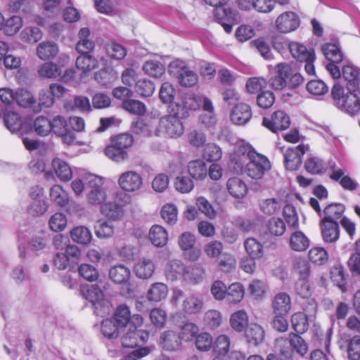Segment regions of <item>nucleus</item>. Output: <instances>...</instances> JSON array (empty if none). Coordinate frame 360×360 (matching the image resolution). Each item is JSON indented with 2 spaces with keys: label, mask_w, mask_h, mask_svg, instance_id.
I'll list each match as a JSON object with an SVG mask.
<instances>
[{
  "label": "nucleus",
  "mask_w": 360,
  "mask_h": 360,
  "mask_svg": "<svg viewBox=\"0 0 360 360\" xmlns=\"http://www.w3.org/2000/svg\"><path fill=\"white\" fill-rule=\"evenodd\" d=\"M242 153H247L249 162L246 165V174L254 179H260L271 169V163L266 157L257 153L248 143H242L239 146Z\"/></svg>",
  "instance_id": "f257e3e1"
},
{
  "label": "nucleus",
  "mask_w": 360,
  "mask_h": 360,
  "mask_svg": "<svg viewBox=\"0 0 360 360\" xmlns=\"http://www.w3.org/2000/svg\"><path fill=\"white\" fill-rule=\"evenodd\" d=\"M331 94L334 103L338 108L351 115H355L360 111V100L353 93H345L342 86L338 83L334 84Z\"/></svg>",
  "instance_id": "f03ea898"
},
{
  "label": "nucleus",
  "mask_w": 360,
  "mask_h": 360,
  "mask_svg": "<svg viewBox=\"0 0 360 360\" xmlns=\"http://www.w3.org/2000/svg\"><path fill=\"white\" fill-rule=\"evenodd\" d=\"M84 179L91 189L86 195L88 202L91 205H99L101 207L108 199L107 192L103 188L105 183L104 179L94 174H85Z\"/></svg>",
  "instance_id": "7ed1b4c3"
},
{
  "label": "nucleus",
  "mask_w": 360,
  "mask_h": 360,
  "mask_svg": "<svg viewBox=\"0 0 360 360\" xmlns=\"http://www.w3.org/2000/svg\"><path fill=\"white\" fill-rule=\"evenodd\" d=\"M83 294L85 298L92 304L94 313L97 316H103L110 312L111 304L98 285H91L84 288Z\"/></svg>",
  "instance_id": "20e7f679"
},
{
  "label": "nucleus",
  "mask_w": 360,
  "mask_h": 360,
  "mask_svg": "<svg viewBox=\"0 0 360 360\" xmlns=\"http://www.w3.org/2000/svg\"><path fill=\"white\" fill-rule=\"evenodd\" d=\"M184 118V117H181L173 112L172 108L169 106L168 115L162 117L160 120V129L155 131V134L158 136L160 132L162 131L172 138L180 136L183 134L184 131L181 120Z\"/></svg>",
  "instance_id": "39448f33"
},
{
  "label": "nucleus",
  "mask_w": 360,
  "mask_h": 360,
  "mask_svg": "<svg viewBox=\"0 0 360 360\" xmlns=\"http://www.w3.org/2000/svg\"><path fill=\"white\" fill-rule=\"evenodd\" d=\"M206 97H201L193 94H185L180 102H174L170 104L172 112L175 114L184 117L189 116V112L196 110L203 105V99Z\"/></svg>",
  "instance_id": "423d86ee"
},
{
  "label": "nucleus",
  "mask_w": 360,
  "mask_h": 360,
  "mask_svg": "<svg viewBox=\"0 0 360 360\" xmlns=\"http://www.w3.org/2000/svg\"><path fill=\"white\" fill-rule=\"evenodd\" d=\"M120 188L128 193H134L139 191L143 186L141 176L135 171H127L122 173L117 180Z\"/></svg>",
  "instance_id": "0eeeda50"
},
{
  "label": "nucleus",
  "mask_w": 360,
  "mask_h": 360,
  "mask_svg": "<svg viewBox=\"0 0 360 360\" xmlns=\"http://www.w3.org/2000/svg\"><path fill=\"white\" fill-rule=\"evenodd\" d=\"M263 125L272 132L276 133L288 129L290 124L289 116L282 110L274 112L270 117H264Z\"/></svg>",
  "instance_id": "6e6552de"
},
{
  "label": "nucleus",
  "mask_w": 360,
  "mask_h": 360,
  "mask_svg": "<svg viewBox=\"0 0 360 360\" xmlns=\"http://www.w3.org/2000/svg\"><path fill=\"white\" fill-rule=\"evenodd\" d=\"M276 28L281 33H289L295 31L300 26L298 15L292 11H286L280 14L275 21Z\"/></svg>",
  "instance_id": "1a4fd4ad"
},
{
  "label": "nucleus",
  "mask_w": 360,
  "mask_h": 360,
  "mask_svg": "<svg viewBox=\"0 0 360 360\" xmlns=\"http://www.w3.org/2000/svg\"><path fill=\"white\" fill-rule=\"evenodd\" d=\"M309 150L308 146L300 144L289 148L284 153L285 167L288 170H297L302 164V157Z\"/></svg>",
  "instance_id": "9d476101"
},
{
  "label": "nucleus",
  "mask_w": 360,
  "mask_h": 360,
  "mask_svg": "<svg viewBox=\"0 0 360 360\" xmlns=\"http://www.w3.org/2000/svg\"><path fill=\"white\" fill-rule=\"evenodd\" d=\"M215 18L227 33L232 31V25L238 23L240 17L237 13L224 6L215 7Z\"/></svg>",
  "instance_id": "9b49d317"
},
{
  "label": "nucleus",
  "mask_w": 360,
  "mask_h": 360,
  "mask_svg": "<svg viewBox=\"0 0 360 360\" xmlns=\"http://www.w3.org/2000/svg\"><path fill=\"white\" fill-rule=\"evenodd\" d=\"M290 71V63H279L275 66V75L269 80V86L274 90H282L288 86L286 76Z\"/></svg>",
  "instance_id": "f8f14e48"
},
{
  "label": "nucleus",
  "mask_w": 360,
  "mask_h": 360,
  "mask_svg": "<svg viewBox=\"0 0 360 360\" xmlns=\"http://www.w3.org/2000/svg\"><path fill=\"white\" fill-rule=\"evenodd\" d=\"M319 226L322 239L326 243L334 244L339 240L340 229L338 221L321 220Z\"/></svg>",
  "instance_id": "ddd939ff"
},
{
  "label": "nucleus",
  "mask_w": 360,
  "mask_h": 360,
  "mask_svg": "<svg viewBox=\"0 0 360 360\" xmlns=\"http://www.w3.org/2000/svg\"><path fill=\"white\" fill-rule=\"evenodd\" d=\"M155 268L153 259L148 257H141L136 262L134 271L137 278L147 280L153 276Z\"/></svg>",
  "instance_id": "4468645a"
},
{
  "label": "nucleus",
  "mask_w": 360,
  "mask_h": 360,
  "mask_svg": "<svg viewBox=\"0 0 360 360\" xmlns=\"http://www.w3.org/2000/svg\"><path fill=\"white\" fill-rule=\"evenodd\" d=\"M187 266L181 260L174 259L169 260L165 268V276L169 281H176L181 278L184 279Z\"/></svg>",
  "instance_id": "2eb2a0df"
},
{
  "label": "nucleus",
  "mask_w": 360,
  "mask_h": 360,
  "mask_svg": "<svg viewBox=\"0 0 360 360\" xmlns=\"http://www.w3.org/2000/svg\"><path fill=\"white\" fill-rule=\"evenodd\" d=\"M231 120L236 125L247 124L252 117V110L248 104L240 103L233 108L231 115Z\"/></svg>",
  "instance_id": "dca6fc26"
},
{
  "label": "nucleus",
  "mask_w": 360,
  "mask_h": 360,
  "mask_svg": "<svg viewBox=\"0 0 360 360\" xmlns=\"http://www.w3.org/2000/svg\"><path fill=\"white\" fill-rule=\"evenodd\" d=\"M159 343L160 347L167 351H176L181 347V340L179 335L171 330L161 333Z\"/></svg>",
  "instance_id": "f3484780"
},
{
  "label": "nucleus",
  "mask_w": 360,
  "mask_h": 360,
  "mask_svg": "<svg viewBox=\"0 0 360 360\" xmlns=\"http://www.w3.org/2000/svg\"><path fill=\"white\" fill-rule=\"evenodd\" d=\"M274 314H288L291 309L290 296L285 292L277 293L271 302Z\"/></svg>",
  "instance_id": "a211bd4d"
},
{
  "label": "nucleus",
  "mask_w": 360,
  "mask_h": 360,
  "mask_svg": "<svg viewBox=\"0 0 360 360\" xmlns=\"http://www.w3.org/2000/svg\"><path fill=\"white\" fill-rule=\"evenodd\" d=\"M226 188L229 193L236 199L243 198L248 191L246 184L239 177L229 178L226 181Z\"/></svg>",
  "instance_id": "6ab92c4d"
},
{
  "label": "nucleus",
  "mask_w": 360,
  "mask_h": 360,
  "mask_svg": "<svg viewBox=\"0 0 360 360\" xmlns=\"http://www.w3.org/2000/svg\"><path fill=\"white\" fill-rule=\"evenodd\" d=\"M169 292L168 286L162 282L152 283L146 292V298L152 302H160L165 300Z\"/></svg>",
  "instance_id": "aec40b11"
},
{
  "label": "nucleus",
  "mask_w": 360,
  "mask_h": 360,
  "mask_svg": "<svg viewBox=\"0 0 360 360\" xmlns=\"http://www.w3.org/2000/svg\"><path fill=\"white\" fill-rule=\"evenodd\" d=\"M288 244L290 248L298 252L305 251L310 245L309 238L301 231H295L289 238Z\"/></svg>",
  "instance_id": "412c9836"
},
{
  "label": "nucleus",
  "mask_w": 360,
  "mask_h": 360,
  "mask_svg": "<svg viewBox=\"0 0 360 360\" xmlns=\"http://www.w3.org/2000/svg\"><path fill=\"white\" fill-rule=\"evenodd\" d=\"M51 166L54 173L60 181L65 182L72 178V169L63 160L54 158L52 160Z\"/></svg>",
  "instance_id": "4be33fe9"
},
{
  "label": "nucleus",
  "mask_w": 360,
  "mask_h": 360,
  "mask_svg": "<svg viewBox=\"0 0 360 360\" xmlns=\"http://www.w3.org/2000/svg\"><path fill=\"white\" fill-rule=\"evenodd\" d=\"M91 32L89 28H82L78 34L79 40L76 45V50L80 53H88L95 47L94 41L89 39Z\"/></svg>",
  "instance_id": "5701e85b"
},
{
  "label": "nucleus",
  "mask_w": 360,
  "mask_h": 360,
  "mask_svg": "<svg viewBox=\"0 0 360 360\" xmlns=\"http://www.w3.org/2000/svg\"><path fill=\"white\" fill-rule=\"evenodd\" d=\"M58 53V45L50 41L40 43L37 48V56L42 60L52 59L55 58Z\"/></svg>",
  "instance_id": "b1692460"
},
{
  "label": "nucleus",
  "mask_w": 360,
  "mask_h": 360,
  "mask_svg": "<svg viewBox=\"0 0 360 360\" xmlns=\"http://www.w3.org/2000/svg\"><path fill=\"white\" fill-rule=\"evenodd\" d=\"M70 237L75 243L84 245L89 244L92 240L91 231L84 226H79L72 229Z\"/></svg>",
  "instance_id": "393cba45"
},
{
  "label": "nucleus",
  "mask_w": 360,
  "mask_h": 360,
  "mask_svg": "<svg viewBox=\"0 0 360 360\" xmlns=\"http://www.w3.org/2000/svg\"><path fill=\"white\" fill-rule=\"evenodd\" d=\"M345 210V207L341 203H332L326 206L323 210V217L321 220L338 221L342 219Z\"/></svg>",
  "instance_id": "a878e982"
},
{
  "label": "nucleus",
  "mask_w": 360,
  "mask_h": 360,
  "mask_svg": "<svg viewBox=\"0 0 360 360\" xmlns=\"http://www.w3.org/2000/svg\"><path fill=\"white\" fill-rule=\"evenodd\" d=\"M149 238L152 244L155 246L163 247L167 243L168 234L162 226L154 225L150 230Z\"/></svg>",
  "instance_id": "bb28decb"
},
{
  "label": "nucleus",
  "mask_w": 360,
  "mask_h": 360,
  "mask_svg": "<svg viewBox=\"0 0 360 360\" xmlns=\"http://www.w3.org/2000/svg\"><path fill=\"white\" fill-rule=\"evenodd\" d=\"M323 54L330 63H340L343 60V53L336 44L328 43L322 46Z\"/></svg>",
  "instance_id": "cd10ccee"
},
{
  "label": "nucleus",
  "mask_w": 360,
  "mask_h": 360,
  "mask_svg": "<svg viewBox=\"0 0 360 360\" xmlns=\"http://www.w3.org/2000/svg\"><path fill=\"white\" fill-rule=\"evenodd\" d=\"M3 114L5 125L11 133H15L21 129L22 122L18 113L13 111H6L3 112L2 110H1L0 117H1Z\"/></svg>",
  "instance_id": "c85d7f7f"
},
{
  "label": "nucleus",
  "mask_w": 360,
  "mask_h": 360,
  "mask_svg": "<svg viewBox=\"0 0 360 360\" xmlns=\"http://www.w3.org/2000/svg\"><path fill=\"white\" fill-rule=\"evenodd\" d=\"M247 341L252 345H257L264 338V330L262 326L257 323H251L245 330Z\"/></svg>",
  "instance_id": "c756f323"
},
{
  "label": "nucleus",
  "mask_w": 360,
  "mask_h": 360,
  "mask_svg": "<svg viewBox=\"0 0 360 360\" xmlns=\"http://www.w3.org/2000/svg\"><path fill=\"white\" fill-rule=\"evenodd\" d=\"M202 300L195 295H189L186 297L182 303V309L188 314H198L202 310Z\"/></svg>",
  "instance_id": "7c9ffc66"
},
{
  "label": "nucleus",
  "mask_w": 360,
  "mask_h": 360,
  "mask_svg": "<svg viewBox=\"0 0 360 360\" xmlns=\"http://www.w3.org/2000/svg\"><path fill=\"white\" fill-rule=\"evenodd\" d=\"M189 174L196 180H202L207 174L205 162L202 160L190 161L187 166Z\"/></svg>",
  "instance_id": "2f4dec72"
},
{
  "label": "nucleus",
  "mask_w": 360,
  "mask_h": 360,
  "mask_svg": "<svg viewBox=\"0 0 360 360\" xmlns=\"http://www.w3.org/2000/svg\"><path fill=\"white\" fill-rule=\"evenodd\" d=\"M130 276V270L124 265L115 266L109 271L110 278L117 284L126 283L129 281Z\"/></svg>",
  "instance_id": "473e14b6"
},
{
  "label": "nucleus",
  "mask_w": 360,
  "mask_h": 360,
  "mask_svg": "<svg viewBox=\"0 0 360 360\" xmlns=\"http://www.w3.org/2000/svg\"><path fill=\"white\" fill-rule=\"evenodd\" d=\"M289 50L292 57L300 62L309 57L312 58L315 53L312 49H307L304 45L295 41L289 44Z\"/></svg>",
  "instance_id": "72a5a7b5"
},
{
  "label": "nucleus",
  "mask_w": 360,
  "mask_h": 360,
  "mask_svg": "<svg viewBox=\"0 0 360 360\" xmlns=\"http://www.w3.org/2000/svg\"><path fill=\"white\" fill-rule=\"evenodd\" d=\"M244 248L248 256L261 259L264 256L262 244L254 238H248L244 241Z\"/></svg>",
  "instance_id": "f704fd0d"
},
{
  "label": "nucleus",
  "mask_w": 360,
  "mask_h": 360,
  "mask_svg": "<svg viewBox=\"0 0 360 360\" xmlns=\"http://www.w3.org/2000/svg\"><path fill=\"white\" fill-rule=\"evenodd\" d=\"M76 66L84 73H86L98 68V61L89 53H81V56L77 58Z\"/></svg>",
  "instance_id": "c9c22d12"
},
{
  "label": "nucleus",
  "mask_w": 360,
  "mask_h": 360,
  "mask_svg": "<svg viewBox=\"0 0 360 360\" xmlns=\"http://www.w3.org/2000/svg\"><path fill=\"white\" fill-rule=\"evenodd\" d=\"M204 112L200 116V122L206 127H211L216 123L217 119L214 113V107L211 101L205 98L203 99Z\"/></svg>",
  "instance_id": "e433bc0d"
},
{
  "label": "nucleus",
  "mask_w": 360,
  "mask_h": 360,
  "mask_svg": "<svg viewBox=\"0 0 360 360\" xmlns=\"http://www.w3.org/2000/svg\"><path fill=\"white\" fill-rule=\"evenodd\" d=\"M94 230L98 238H106L113 236L115 227L111 221L101 219L96 222Z\"/></svg>",
  "instance_id": "4c0bfd02"
},
{
  "label": "nucleus",
  "mask_w": 360,
  "mask_h": 360,
  "mask_svg": "<svg viewBox=\"0 0 360 360\" xmlns=\"http://www.w3.org/2000/svg\"><path fill=\"white\" fill-rule=\"evenodd\" d=\"M101 212L107 217L113 220L120 219L124 214V210L120 205L114 202H106L101 207Z\"/></svg>",
  "instance_id": "58836bf2"
},
{
  "label": "nucleus",
  "mask_w": 360,
  "mask_h": 360,
  "mask_svg": "<svg viewBox=\"0 0 360 360\" xmlns=\"http://www.w3.org/2000/svg\"><path fill=\"white\" fill-rule=\"evenodd\" d=\"M50 198L60 207H65L69 202L68 193L60 185H54L51 188Z\"/></svg>",
  "instance_id": "ea45409f"
},
{
  "label": "nucleus",
  "mask_w": 360,
  "mask_h": 360,
  "mask_svg": "<svg viewBox=\"0 0 360 360\" xmlns=\"http://www.w3.org/2000/svg\"><path fill=\"white\" fill-rule=\"evenodd\" d=\"M275 350L279 353L283 359H290L292 354L290 338L283 337L277 338L275 341Z\"/></svg>",
  "instance_id": "a19ab883"
},
{
  "label": "nucleus",
  "mask_w": 360,
  "mask_h": 360,
  "mask_svg": "<svg viewBox=\"0 0 360 360\" xmlns=\"http://www.w3.org/2000/svg\"><path fill=\"white\" fill-rule=\"evenodd\" d=\"M202 157L207 162H217L222 157V150L216 143H209L204 146Z\"/></svg>",
  "instance_id": "79ce46f5"
},
{
  "label": "nucleus",
  "mask_w": 360,
  "mask_h": 360,
  "mask_svg": "<svg viewBox=\"0 0 360 360\" xmlns=\"http://www.w3.org/2000/svg\"><path fill=\"white\" fill-rule=\"evenodd\" d=\"M266 229L271 236H281L286 230L285 221L279 217H271L266 223Z\"/></svg>",
  "instance_id": "37998d69"
},
{
  "label": "nucleus",
  "mask_w": 360,
  "mask_h": 360,
  "mask_svg": "<svg viewBox=\"0 0 360 360\" xmlns=\"http://www.w3.org/2000/svg\"><path fill=\"white\" fill-rule=\"evenodd\" d=\"M122 108L128 112L135 115H143L146 112V105L135 99L129 98L127 101L122 102Z\"/></svg>",
  "instance_id": "c03bdc74"
},
{
  "label": "nucleus",
  "mask_w": 360,
  "mask_h": 360,
  "mask_svg": "<svg viewBox=\"0 0 360 360\" xmlns=\"http://www.w3.org/2000/svg\"><path fill=\"white\" fill-rule=\"evenodd\" d=\"M154 84L147 79H140L135 83L134 90L137 94L142 97H149L155 91Z\"/></svg>",
  "instance_id": "a18cd8bd"
},
{
  "label": "nucleus",
  "mask_w": 360,
  "mask_h": 360,
  "mask_svg": "<svg viewBox=\"0 0 360 360\" xmlns=\"http://www.w3.org/2000/svg\"><path fill=\"white\" fill-rule=\"evenodd\" d=\"M244 294L243 285L239 283H235L227 288L226 299L230 303H237L242 300Z\"/></svg>",
  "instance_id": "49530a36"
},
{
  "label": "nucleus",
  "mask_w": 360,
  "mask_h": 360,
  "mask_svg": "<svg viewBox=\"0 0 360 360\" xmlns=\"http://www.w3.org/2000/svg\"><path fill=\"white\" fill-rule=\"evenodd\" d=\"M38 73L42 77L56 78L60 75L61 68L55 63L46 62L39 67Z\"/></svg>",
  "instance_id": "de8ad7c7"
},
{
  "label": "nucleus",
  "mask_w": 360,
  "mask_h": 360,
  "mask_svg": "<svg viewBox=\"0 0 360 360\" xmlns=\"http://www.w3.org/2000/svg\"><path fill=\"white\" fill-rule=\"evenodd\" d=\"M205 276V269L198 264L187 266L184 277L185 281L193 282L195 284L202 281Z\"/></svg>",
  "instance_id": "09e8293b"
},
{
  "label": "nucleus",
  "mask_w": 360,
  "mask_h": 360,
  "mask_svg": "<svg viewBox=\"0 0 360 360\" xmlns=\"http://www.w3.org/2000/svg\"><path fill=\"white\" fill-rule=\"evenodd\" d=\"M41 30L37 27H25L20 33L21 39L30 44H35L42 38Z\"/></svg>",
  "instance_id": "8fccbe9b"
},
{
  "label": "nucleus",
  "mask_w": 360,
  "mask_h": 360,
  "mask_svg": "<svg viewBox=\"0 0 360 360\" xmlns=\"http://www.w3.org/2000/svg\"><path fill=\"white\" fill-rule=\"evenodd\" d=\"M131 319V312L126 305L119 306L114 314V321L121 328H124L129 323Z\"/></svg>",
  "instance_id": "3c124183"
},
{
  "label": "nucleus",
  "mask_w": 360,
  "mask_h": 360,
  "mask_svg": "<svg viewBox=\"0 0 360 360\" xmlns=\"http://www.w3.org/2000/svg\"><path fill=\"white\" fill-rule=\"evenodd\" d=\"M248 322V315L246 312L243 310L233 313L230 319L231 327L238 332L243 330V329L247 326Z\"/></svg>",
  "instance_id": "603ef678"
},
{
  "label": "nucleus",
  "mask_w": 360,
  "mask_h": 360,
  "mask_svg": "<svg viewBox=\"0 0 360 360\" xmlns=\"http://www.w3.org/2000/svg\"><path fill=\"white\" fill-rule=\"evenodd\" d=\"M105 155L110 160L117 162H122L128 158V153L125 150L117 147L113 143L106 147Z\"/></svg>",
  "instance_id": "864d4df0"
},
{
  "label": "nucleus",
  "mask_w": 360,
  "mask_h": 360,
  "mask_svg": "<svg viewBox=\"0 0 360 360\" xmlns=\"http://www.w3.org/2000/svg\"><path fill=\"white\" fill-rule=\"evenodd\" d=\"M295 274L299 276V279H308L310 274V264L304 258H297L292 265Z\"/></svg>",
  "instance_id": "5fc2aeb1"
},
{
  "label": "nucleus",
  "mask_w": 360,
  "mask_h": 360,
  "mask_svg": "<svg viewBox=\"0 0 360 360\" xmlns=\"http://www.w3.org/2000/svg\"><path fill=\"white\" fill-rule=\"evenodd\" d=\"M143 70L146 74L155 78H159L165 73L163 65L157 60L146 61L143 66Z\"/></svg>",
  "instance_id": "6e6d98bb"
},
{
  "label": "nucleus",
  "mask_w": 360,
  "mask_h": 360,
  "mask_svg": "<svg viewBox=\"0 0 360 360\" xmlns=\"http://www.w3.org/2000/svg\"><path fill=\"white\" fill-rule=\"evenodd\" d=\"M112 319H105L101 323V333L107 338L112 339L118 337L120 329Z\"/></svg>",
  "instance_id": "4d7b16f0"
},
{
  "label": "nucleus",
  "mask_w": 360,
  "mask_h": 360,
  "mask_svg": "<svg viewBox=\"0 0 360 360\" xmlns=\"http://www.w3.org/2000/svg\"><path fill=\"white\" fill-rule=\"evenodd\" d=\"M22 19L18 15H13L5 21L4 31L8 36L15 35L22 26Z\"/></svg>",
  "instance_id": "13d9d810"
},
{
  "label": "nucleus",
  "mask_w": 360,
  "mask_h": 360,
  "mask_svg": "<svg viewBox=\"0 0 360 360\" xmlns=\"http://www.w3.org/2000/svg\"><path fill=\"white\" fill-rule=\"evenodd\" d=\"M34 129L38 135L46 136L51 131V120L46 117L39 116L34 122Z\"/></svg>",
  "instance_id": "bf43d9fd"
},
{
  "label": "nucleus",
  "mask_w": 360,
  "mask_h": 360,
  "mask_svg": "<svg viewBox=\"0 0 360 360\" xmlns=\"http://www.w3.org/2000/svg\"><path fill=\"white\" fill-rule=\"evenodd\" d=\"M49 224L53 231H62L67 226V218L63 213L56 212L50 217Z\"/></svg>",
  "instance_id": "052dcab7"
},
{
  "label": "nucleus",
  "mask_w": 360,
  "mask_h": 360,
  "mask_svg": "<svg viewBox=\"0 0 360 360\" xmlns=\"http://www.w3.org/2000/svg\"><path fill=\"white\" fill-rule=\"evenodd\" d=\"M291 323L293 329L297 333H302L308 328L307 318L302 312H297L292 314Z\"/></svg>",
  "instance_id": "680f3d73"
},
{
  "label": "nucleus",
  "mask_w": 360,
  "mask_h": 360,
  "mask_svg": "<svg viewBox=\"0 0 360 360\" xmlns=\"http://www.w3.org/2000/svg\"><path fill=\"white\" fill-rule=\"evenodd\" d=\"M162 218L169 224H174L177 221L178 210L175 205L167 203L161 210Z\"/></svg>",
  "instance_id": "e2e57ef3"
},
{
  "label": "nucleus",
  "mask_w": 360,
  "mask_h": 360,
  "mask_svg": "<svg viewBox=\"0 0 360 360\" xmlns=\"http://www.w3.org/2000/svg\"><path fill=\"white\" fill-rule=\"evenodd\" d=\"M308 255L311 262L319 265L325 264L328 259L326 250L321 247L312 248L309 250Z\"/></svg>",
  "instance_id": "0e129e2a"
},
{
  "label": "nucleus",
  "mask_w": 360,
  "mask_h": 360,
  "mask_svg": "<svg viewBox=\"0 0 360 360\" xmlns=\"http://www.w3.org/2000/svg\"><path fill=\"white\" fill-rule=\"evenodd\" d=\"M219 269L224 272H230L236 266V259L235 257L228 252L223 253L218 260Z\"/></svg>",
  "instance_id": "69168bd1"
},
{
  "label": "nucleus",
  "mask_w": 360,
  "mask_h": 360,
  "mask_svg": "<svg viewBox=\"0 0 360 360\" xmlns=\"http://www.w3.org/2000/svg\"><path fill=\"white\" fill-rule=\"evenodd\" d=\"M167 312L160 307H155L150 312V319L152 323L157 328H162L167 321Z\"/></svg>",
  "instance_id": "338daca9"
},
{
  "label": "nucleus",
  "mask_w": 360,
  "mask_h": 360,
  "mask_svg": "<svg viewBox=\"0 0 360 360\" xmlns=\"http://www.w3.org/2000/svg\"><path fill=\"white\" fill-rule=\"evenodd\" d=\"M347 354L350 360L360 359V335H356L349 340Z\"/></svg>",
  "instance_id": "774afa93"
}]
</instances>
